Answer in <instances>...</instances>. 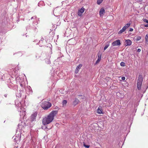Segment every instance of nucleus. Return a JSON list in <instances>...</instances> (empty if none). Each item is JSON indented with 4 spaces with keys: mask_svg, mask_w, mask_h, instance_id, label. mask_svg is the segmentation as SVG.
Here are the masks:
<instances>
[{
    "mask_svg": "<svg viewBox=\"0 0 148 148\" xmlns=\"http://www.w3.org/2000/svg\"><path fill=\"white\" fill-rule=\"evenodd\" d=\"M57 113V111L53 110L47 116L44 117L42 121L43 125H46L51 122L54 119V116H56Z\"/></svg>",
    "mask_w": 148,
    "mask_h": 148,
    "instance_id": "f257e3e1",
    "label": "nucleus"
},
{
    "mask_svg": "<svg viewBox=\"0 0 148 148\" xmlns=\"http://www.w3.org/2000/svg\"><path fill=\"white\" fill-rule=\"evenodd\" d=\"M51 104L49 101H44L41 105L42 108L45 110H47L51 106Z\"/></svg>",
    "mask_w": 148,
    "mask_h": 148,
    "instance_id": "f03ea898",
    "label": "nucleus"
},
{
    "mask_svg": "<svg viewBox=\"0 0 148 148\" xmlns=\"http://www.w3.org/2000/svg\"><path fill=\"white\" fill-rule=\"evenodd\" d=\"M143 81V78L141 75H139L138 76V79L137 80V87L139 90L141 89V86Z\"/></svg>",
    "mask_w": 148,
    "mask_h": 148,
    "instance_id": "7ed1b4c3",
    "label": "nucleus"
},
{
    "mask_svg": "<svg viewBox=\"0 0 148 148\" xmlns=\"http://www.w3.org/2000/svg\"><path fill=\"white\" fill-rule=\"evenodd\" d=\"M37 114V112H35L31 115L30 118L31 121H33L36 120Z\"/></svg>",
    "mask_w": 148,
    "mask_h": 148,
    "instance_id": "20e7f679",
    "label": "nucleus"
},
{
    "mask_svg": "<svg viewBox=\"0 0 148 148\" xmlns=\"http://www.w3.org/2000/svg\"><path fill=\"white\" fill-rule=\"evenodd\" d=\"M121 44L120 40H116L112 43V45L113 46H120Z\"/></svg>",
    "mask_w": 148,
    "mask_h": 148,
    "instance_id": "39448f33",
    "label": "nucleus"
},
{
    "mask_svg": "<svg viewBox=\"0 0 148 148\" xmlns=\"http://www.w3.org/2000/svg\"><path fill=\"white\" fill-rule=\"evenodd\" d=\"M85 10V8L83 7H82L79 10L78 12V15L80 16H81L82 13L84 12Z\"/></svg>",
    "mask_w": 148,
    "mask_h": 148,
    "instance_id": "423d86ee",
    "label": "nucleus"
},
{
    "mask_svg": "<svg viewBox=\"0 0 148 148\" xmlns=\"http://www.w3.org/2000/svg\"><path fill=\"white\" fill-rule=\"evenodd\" d=\"M82 66V65L81 64H80L78 66H77L75 71V73L77 74L78 73L79 69H81Z\"/></svg>",
    "mask_w": 148,
    "mask_h": 148,
    "instance_id": "0eeeda50",
    "label": "nucleus"
},
{
    "mask_svg": "<svg viewBox=\"0 0 148 148\" xmlns=\"http://www.w3.org/2000/svg\"><path fill=\"white\" fill-rule=\"evenodd\" d=\"M125 45L126 46L130 45L132 43V41L129 39L126 40L125 41Z\"/></svg>",
    "mask_w": 148,
    "mask_h": 148,
    "instance_id": "6e6552de",
    "label": "nucleus"
},
{
    "mask_svg": "<svg viewBox=\"0 0 148 148\" xmlns=\"http://www.w3.org/2000/svg\"><path fill=\"white\" fill-rule=\"evenodd\" d=\"M105 12V10L103 8H101L99 11L100 16H103Z\"/></svg>",
    "mask_w": 148,
    "mask_h": 148,
    "instance_id": "1a4fd4ad",
    "label": "nucleus"
},
{
    "mask_svg": "<svg viewBox=\"0 0 148 148\" xmlns=\"http://www.w3.org/2000/svg\"><path fill=\"white\" fill-rule=\"evenodd\" d=\"M97 113L99 114L102 113V110L101 107H99L97 110Z\"/></svg>",
    "mask_w": 148,
    "mask_h": 148,
    "instance_id": "9d476101",
    "label": "nucleus"
},
{
    "mask_svg": "<svg viewBox=\"0 0 148 148\" xmlns=\"http://www.w3.org/2000/svg\"><path fill=\"white\" fill-rule=\"evenodd\" d=\"M130 24L127 23L126 24L125 26L123 27V28L124 29V30H125L130 26Z\"/></svg>",
    "mask_w": 148,
    "mask_h": 148,
    "instance_id": "9b49d317",
    "label": "nucleus"
},
{
    "mask_svg": "<svg viewBox=\"0 0 148 148\" xmlns=\"http://www.w3.org/2000/svg\"><path fill=\"white\" fill-rule=\"evenodd\" d=\"M79 100L77 99V98H75V101L73 102V104L74 105H76L79 102Z\"/></svg>",
    "mask_w": 148,
    "mask_h": 148,
    "instance_id": "f8f14e48",
    "label": "nucleus"
},
{
    "mask_svg": "<svg viewBox=\"0 0 148 148\" xmlns=\"http://www.w3.org/2000/svg\"><path fill=\"white\" fill-rule=\"evenodd\" d=\"M42 129H43L44 130H45L47 129H48V130L51 129V127L50 128H48L46 126H42Z\"/></svg>",
    "mask_w": 148,
    "mask_h": 148,
    "instance_id": "ddd939ff",
    "label": "nucleus"
},
{
    "mask_svg": "<svg viewBox=\"0 0 148 148\" xmlns=\"http://www.w3.org/2000/svg\"><path fill=\"white\" fill-rule=\"evenodd\" d=\"M125 30H124V29H123V28L122 29H121L118 33L119 34H121L123 33V32H124Z\"/></svg>",
    "mask_w": 148,
    "mask_h": 148,
    "instance_id": "4468645a",
    "label": "nucleus"
},
{
    "mask_svg": "<svg viewBox=\"0 0 148 148\" xmlns=\"http://www.w3.org/2000/svg\"><path fill=\"white\" fill-rule=\"evenodd\" d=\"M109 45H110L109 43H108V44H106V46L104 47V50H105L109 46Z\"/></svg>",
    "mask_w": 148,
    "mask_h": 148,
    "instance_id": "2eb2a0df",
    "label": "nucleus"
},
{
    "mask_svg": "<svg viewBox=\"0 0 148 148\" xmlns=\"http://www.w3.org/2000/svg\"><path fill=\"white\" fill-rule=\"evenodd\" d=\"M145 40L146 43L148 44V34L146 35Z\"/></svg>",
    "mask_w": 148,
    "mask_h": 148,
    "instance_id": "dca6fc26",
    "label": "nucleus"
},
{
    "mask_svg": "<svg viewBox=\"0 0 148 148\" xmlns=\"http://www.w3.org/2000/svg\"><path fill=\"white\" fill-rule=\"evenodd\" d=\"M103 0H97V3L99 5L102 3Z\"/></svg>",
    "mask_w": 148,
    "mask_h": 148,
    "instance_id": "f3484780",
    "label": "nucleus"
},
{
    "mask_svg": "<svg viewBox=\"0 0 148 148\" xmlns=\"http://www.w3.org/2000/svg\"><path fill=\"white\" fill-rule=\"evenodd\" d=\"M66 103H67V101L66 100H64L62 102V105L63 106H64V105H66Z\"/></svg>",
    "mask_w": 148,
    "mask_h": 148,
    "instance_id": "a211bd4d",
    "label": "nucleus"
},
{
    "mask_svg": "<svg viewBox=\"0 0 148 148\" xmlns=\"http://www.w3.org/2000/svg\"><path fill=\"white\" fill-rule=\"evenodd\" d=\"M101 53H99L98 54V59L101 60Z\"/></svg>",
    "mask_w": 148,
    "mask_h": 148,
    "instance_id": "6ab92c4d",
    "label": "nucleus"
},
{
    "mask_svg": "<svg viewBox=\"0 0 148 148\" xmlns=\"http://www.w3.org/2000/svg\"><path fill=\"white\" fill-rule=\"evenodd\" d=\"M101 60H100V59H97V61H96V62L95 63V65H96L97 64H98L99 62Z\"/></svg>",
    "mask_w": 148,
    "mask_h": 148,
    "instance_id": "aec40b11",
    "label": "nucleus"
},
{
    "mask_svg": "<svg viewBox=\"0 0 148 148\" xmlns=\"http://www.w3.org/2000/svg\"><path fill=\"white\" fill-rule=\"evenodd\" d=\"M83 145L84 147L87 148H89L90 147L89 145H86L84 143H83Z\"/></svg>",
    "mask_w": 148,
    "mask_h": 148,
    "instance_id": "412c9836",
    "label": "nucleus"
},
{
    "mask_svg": "<svg viewBox=\"0 0 148 148\" xmlns=\"http://www.w3.org/2000/svg\"><path fill=\"white\" fill-rule=\"evenodd\" d=\"M120 65L121 66H125V63L123 62H121L120 63Z\"/></svg>",
    "mask_w": 148,
    "mask_h": 148,
    "instance_id": "4be33fe9",
    "label": "nucleus"
},
{
    "mask_svg": "<svg viewBox=\"0 0 148 148\" xmlns=\"http://www.w3.org/2000/svg\"><path fill=\"white\" fill-rule=\"evenodd\" d=\"M143 21L145 22H146L147 23H148V20H147V19H144L143 20Z\"/></svg>",
    "mask_w": 148,
    "mask_h": 148,
    "instance_id": "5701e85b",
    "label": "nucleus"
},
{
    "mask_svg": "<svg viewBox=\"0 0 148 148\" xmlns=\"http://www.w3.org/2000/svg\"><path fill=\"white\" fill-rule=\"evenodd\" d=\"M125 77H122L121 78V79L123 80H124L125 79Z\"/></svg>",
    "mask_w": 148,
    "mask_h": 148,
    "instance_id": "b1692460",
    "label": "nucleus"
},
{
    "mask_svg": "<svg viewBox=\"0 0 148 148\" xmlns=\"http://www.w3.org/2000/svg\"><path fill=\"white\" fill-rule=\"evenodd\" d=\"M141 38V37L140 36H138L137 37V40H139Z\"/></svg>",
    "mask_w": 148,
    "mask_h": 148,
    "instance_id": "393cba45",
    "label": "nucleus"
},
{
    "mask_svg": "<svg viewBox=\"0 0 148 148\" xmlns=\"http://www.w3.org/2000/svg\"><path fill=\"white\" fill-rule=\"evenodd\" d=\"M133 29L132 28H130L129 29V31L130 32H132L133 31Z\"/></svg>",
    "mask_w": 148,
    "mask_h": 148,
    "instance_id": "a878e982",
    "label": "nucleus"
},
{
    "mask_svg": "<svg viewBox=\"0 0 148 148\" xmlns=\"http://www.w3.org/2000/svg\"><path fill=\"white\" fill-rule=\"evenodd\" d=\"M141 50L140 49H137V52H140V51Z\"/></svg>",
    "mask_w": 148,
    "mask_h": 148,
    "instance_id": "bb28decb",
    "label": "nucleus"
},
{
    "mask_svg": "<svg viewBox=\"0 0 148 148\" xmlns=\"http://www.w3.org/2000/svg\"><path fill=\"white\" fill-rule=\"evenodd\" d=\"M145 27H148V24H147V25H145Z\"/></svg>",
    "mask_w": 148,
    "mask_h": 148,
    "instance_id": "cd10ccee",
    "label": "nucleus"
},
{
    "mask_svg": "<svg viewBox=\"0 0 148 148\" xmlns=\"http://www.w3.org/2000/svg\"><path fill=\"white\" fill-rule=\"evenodd\" d=\"M18 53H20V55H21H21H22V54H21V53L18 52Z\"/></svg>",
    "mask_w": 148,
    "mask_h": 148,
    "instance_id": "c85d7f7f",
    "label": "nucleus"
},
{
    "mask_svg": "<svg viewBox=\"0 0 148 148\" xmlns=\"http://www.w3.org/2000/svg\"><path fill=\"white\" fill-rule=\"evenodd\" d=\"M5 97H6V95H5Z\"/></svg>",
    "mask_w": 148,
    "mask_h": 148,
    "instance_id": "c756f323",
    "label": "nucleus"
}]
</instances>
